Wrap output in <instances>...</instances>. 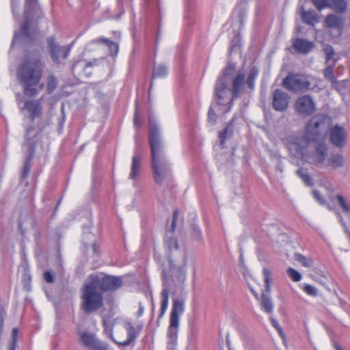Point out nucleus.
<instances>
[{
    "mask_svg": "<svg viewBox=\"0 0 350 350\" xmlns=\"http://www.w3.org/2000/svg\"><path fill=\"white\" fill-rule=\"evenodd\" d=\"M284 88L295 92H305L310 90L311 82L308 76L303 74H288L283 80Z\"/></svg>",
    "mask_w": 350,
    "mask_h": 350,
    "instance_id": "obj_7",
    "label": "nucleus"
},
{
    "mask_svg": "<svg viewBox=\"0 0 350 350\" xmlns=\"http://www.w3.org/2000/svg\"><path fill=\"white\" fill-rule=\"evenodd\" d=\"M312 196L320 204H323L325 203L324 198L319 191H312Z\"/></svg>",
    "mask_w": 350,
    "mask_h": 350,
    "instance_id": "obj_43",
    "label": "nucleus"
},
{
    "mask_svg": "<svg viewBox=\"0 0 350 350\" xmlns=\"http://www.w3.org/2000/svg\"><path fill=\"white\" fill-rule=\"evenodd\" d=\"M245 79L244 74L239 73L237 77L234 79L232 83V96L233 98L237 97L238 94L241 89Z\"/></svg>",
    "mask_w": 350,
    "mask_h": 350,
    "instance_id": "obj_23",
    "label": "nucleus"
},
{
    "mask_svg": "<svg viewBox=\"0 0 350 350\" xmlns=\"http://www.w3.org/2000/svg\"><path fill=\"white\" fill-rule=\"evenodd\" d=\"M167 74V69L165 66L160 65L154 68L152 79L165 77Z\"/></svg>",
    "mask_w": 350,
    "mask_h": 350,
    "instance_id": "obj_25",
    "label": "nucleus"
},
{
    "mask_svg": "<svg viewBox=\"0 0 350 350\" xmlns=\"http://www.w3.org/2000/svg\"><path fill=\"white\" fill-rule=\"evenodd\" d=\"M296 112L303 117L311 116L316 110V104L309 95L299 97L295 103Z\"/></svg>",
    "mask_w": 350,
    "mask_h": 350,
    "instance_id": "obj_9",
    "label": "nucleus"
},
{
    "mask_svg": "<svg viewBox=\"0 0 350 350\" xmlns=\"http://www.w3.org/2000/svg\"><path fill=\"white\" fill-rule=\"evenodd\" d=\"M226 90V81L224 77H220L216 83L215 92L217 100L220 102L224 96Z\"/></svg>",
    "mask_w": 350,
    "mask_h": 350,
    "instance_id": "obj_21",
    "label": "nucleus"
},
{
    "mask_svg": "<svg viewBox=\"0 0 350 350\" xmlns=\"http://www.w3.org/2000/svg\"><path fill=\"white\" fill-rule=\"evenodd\" d=\"M44 279L45 282L49 284L53 283L54 281L53 275L52 273L49 271H46L44 272Z\"/></svg>",
    "mask_w": 350,
    "mask_h": 350,
    "instance_id": "obj_44",
    "label": "nucleus"
},
{
    "mask_svg": "<svg viewBox=\"0 0 350 350\" xmlns=\"http://www.w3.org/2000/svg\"><path fill=\"white\" fill-rule=\"evenodd\" d=\"M329 208L334 211L342 224L347 230L350 226V202L341 193L330 196Z\"/></svg>",
    "mask_w": 350,
    "mask_h": 350,
    "instance_id": "obj_6",
    "label": "nucleus"
},
{
    "mask_svg": "<svg viewBox=\"0 0 350 350\" xmlns=\"http://www.w3.org/2000/svg\"><path fill=\"white\" fill-rule=\"evenodd\" d=\"M217 119V116L212 108H210L208 110V120L209 121L215 123Z\"/></svg>",
    "mask_w": 350,
    "mask_h": 350,
    "instance_id": "obj_46",
    "label": "nucleus"
},
{
    "mask_svg": "<svg viewBox=\"0 0 350 350\" xmlns=\"http://www.w3.org/2000/svg\"><path fill=\"white\" fill-rule=\"evenodd\" d=\"M46 44L49 55L55 64H61L69 56L72 46H62L55 36H49L46 39Z\"/></svg>",
    "mask_w": 350,
    "mask_h": 350,
    "instance_id": "obj_8",
    "label": "nucleus"
},
{
    "mask_svg": "<svg viewBox=\"0 0 350 350\" xmlns=\"http://www.w3.org/2000/svg\"><path fill=\"white\" fill-rule=\"evenodd\" d=\"M82 343L91 350H112L109 344L97 339L94 334L83 332L80 334Z\"/></svg>",
    "mask_w": 350,
    "mask_h": 350,
    "instance_id": "obj_10",
    "label": "nucleus"
},
{
    "mask_svg": "<svg viewBox=\"0 0 350 350\" xmlns=\"http://www.w3.org/2000/svg\"><path fill=\"white\" fill-rule=\"evenodd\" d=\"M295 259L304 267H309L312 265V260L301 254H295Z\"/></svg>",
    "mask_w": 350,
    "mask_h": 350,
    "instance_id": "obj_33",
    "label": "nucleus"
},
{
    "mask_svg": "<svg viewBox=\"0 0 350 350\" xmlns=\"http://www.w3.org/2000/svg\"><path fill=\"white\" fill-rule=\"evenodd\" d=\"M312 2L319 11H321L329 6L327 0H312Z\"/></svg>",
    "mask_w": 350,
    "mask_h": 350,
    "instance_id": "obj_34",
    "label": "nucleus"
},
{
    "mask_svg": "<svg viewBox=\"0 0 350 350\" xmlns=\"http://www.w3.org/2000/svg\"><path fill=\"white\" fill-rule=\"evenodd\" d=\"M178 329L168 327L167 329V350H176Z\"/></svg>",
    "mask_w": 350,
    "mask_h": 350,
    "instance_id": "obj_20",
    "label": "nucleus"
},
{
    "mask_svg": "<svg viewBox=\"0 0 350 350\" xmlns=\"http://www.w3.org/2000/svg\"><path fill=\"white\" fill-rule=\"evenodd\" d=\"M261 306L263 310L267 313L272 312L273 306L271 299L269 297L265 296L262 297Z\"/></svg>",
    "mask_w": 350,
    "mask_h": 350,
    "instance_id": "obj_29",
    "label": "nucleus"
},
{
    "mask_svg": "<svg viewBox=\"0 0 350 350\" xmlns=\"http://www.w3.org/2000/svg\"><path fill=\"white\" fill-rule=\"evenodd\" d=\"M297 174L299 177L301 178L303 182L307 186H312L313 185V181L311 176L306 172L303 169H299L297 171Z\"/></svg>",
    "mask_w": 350,
    "mask_h": 350,
    "instance_id": "obj_27",
    "label": "nucleus"
},
{
    "mask_svg": "<svg viewBox=\"0 0 350 350\" xmlns=\"http://www.w3.org/2000/svg\"><path fill=\"white\" fill-rule=\"evenodd\" d=\"M184 300L180 299H174L170 316V325L168 327L178 329L179 318L184 313Z\"/></svg>",
    "mask_w": 350,
    "mask_h": 350,
    "instance_id": "obj_12",
    "label": "nucleus"
},
{
    "mask_svg": "<svg viewBox=\"0 0 350 350\" xmlns=\"http://www.w3.org/2000/svg\"><path fill=\"white\" fill-rule=\"evenodd\" d=\"M25 108L30 113L32 120L42 113V108L39 100H30L26 102Z\"/></svg>",
    "mask_w": 350,
    "mask_h": 350,
    "instance_id": "obj_18",
    "label": "nucleus"
},
{
    "mask_svg": "<svg viewBox=\"0 0 350 350\" xmlns=\"http://www.w3.org/2000/svg\"><path fill=\"white\" fill-rule=\"evenodd\" d=\"M111 42V40H110L109 39H107V38H100L98 39V40H97L98 43L104 44L105 45H109V42Z\"/></svg>",
    "mask_w": 350,
    "mask_h": 350,
    "instance_id": "obj_48",
    "label": "nucleus"
},
{
    "mask_svg": "<svg viewBox=\"0 0 350 350\" xmlns=\"http://www.w3.org/2000/svg\"><path fill=\"white\" fill-rule=\"evenodd\" d=\"M263 277H264V282H265V286L267 291H270L271 289V271L267 269L264 268L262 270Z\"/></svg>",
    "mask_w": 350,
    "mask_h": 350,
    "instance_id": "obj_31",
    "label": "nucleus"
},
{
    "mask_svg": "<svg viewBox=\"0 0 350 350\" xmlns=\"http://www.w3.org/2000/svg\"><path fill=\"white\" fill-rule=\"evenodd\" d=\"M57 85V78L53 75H51L47 78L46 81V90L49 93H52Z\"/></svg>",
    "mask_w": 350,
    "mask_h": 350,
    "instance_id": "obj_28",
    "label": "nucleus"
},
{
    "mask_svg": "<svg viewBox=\"0 0 350 350\" xmlns=\"http://www.w3.org/2000/svg\"><path fill=\"white\" fill-rule=\"evenodd\" d=\"M325 79L330 81L332 84H336L337 81L334 75L333 68L330 66L326 67L323 72Z\"/></svg>",
    "mask_w": 350,
    "mask_h": 350,
    "instance_id": "obj_32",
    "label": "nucleus"
},
{
    "mask_svg": "<svg viewBox=\"0 0 350 350\" xmlns=\"http://www.w3.org/2000/svg\"><path fill=\"white\" fill-rule=\"evenodd\" d=\"M289 96L284 91L276 89L273 93L272 107L277 111H284L288 106Z\"/></svg>",
    "mask_w": 350,
    "mask_h": 350,
    "instance_id": "obj_13",
    "label": "nucleus"
},
{
    "mask_svg": "<svg viewBox=\"0 0 350 350\" xmlns=\"http://www.w3.org/2000/svg\"><path fill=\"white\" fill-rule=\"evenodd\" d=\"M18 329L14 328L12 332V340L9 344V350H15L17 343Z\"/></svg>",
    "mask_w": 350,
    "mask_h": 350,
    "instance_id": "obj_36",
    "label": "nucleus"
},
{
    "mask_svg": "<svg viewBox=\"0 0 350 350\" xmlns=\"http://www.w3.org/2000/svg\"><path fill=\"white\" fill-rule=\"evenodd\" d=\"M186 273L185 272H180L178 273V276L177 277V279L180 281V283H184L186 280Z\"/></svg>",
    "mask_w": 350,
    "mask_h": 350,
    "instance_id": "obj_47",
    "label": "nucleus"
},
{
    "mask_svg": "<svg viewBox=\"0 0 350 350\" xmlns=\"http://www.w3.org/2000/svg\"><path fill=\"white\" fill-rule=\"evenodd\" d=\"M134 123L136 126H137V127L139 126V120L137 116L135 117Z\"/></svg>",
    "mask_w": 350,
    "mask_h": 350,
    "instance_id": "obj_52",
    "label": "nucleus"
},
{
    "mask_svg": "<svg viewBox=\"0 0 350 350\" xmlns=\"http://www.w3.org/2000/svg\"><path fill=\"white\" fill-rule=\"evenodd\" d=\"M319 126L320 122L314 121V118L310 119L306 125L304 138L310 147L311 144H315L312 150L305 151L296 144L286 145L291 151L295 150L297 154H300L307 163L316 166L324 163L328 153L327 146L324 142L317 143L320 137Z\"/></svg>",
    "mask_w": 350,
    "mask_h": 350,
    "instance_id": "obj_2",
    "label": "nucleus"
},
{
    "mask_svg": "<svg viewBox=\"0 0 350 350\" xmlns=\"http://www.w3.org/2000/svg\"><path fill=\"white\" fill-rule=\"evenodd\" d=\"M103 326L104 332L114 343L119 347H126L133 342L137 338V333L135 328L130 322H126L123 325V327L119 329L118 337L121 338L124 331L127 333V338L123 341H117L113 337V329L115 324V320L111 317H104L103 318Z\"/></svg>",
    "mask_w": 350,
    "mask_h": 350,
    "instance_id": "obj_5",
    "label": "nucleus"
},
{
    "mask_svg": "<svg viewBox=\"0 0 350 350\" xmlns=\"http://www.w3.org/2000/svg\"><path fill=\"white\" fill-rule=\"evenodd\" d=\"M27 23H25V24L23 25V32H24V33H25V32H26L27 27Z\"/></svg>",
    "mask_w": 350,
    "mask_h": 350,
    "instance_id": "obj_54",
    "label": "nucleus"
},
{
    "mask_svg": "<svg viewBox=\"0 0 350 350\" xmlns=\"http://www.w3.org/2000/svg\"><path fill=\"white\" fill-rule=\"evenodd\" d=\"M92 248L95 254H98V249L96 243L92 245Z\"/></svg>",
    "mask_w": 350,
    "mask_h": 350,
    "instance_id": "obj_51",
    "label": "nucleus"
},
{
    "mask_svg": "<svg viewBox=\"0 0 350 350\" xmlns=\"http://www.w3.org/2000/svg\"><path fill=\"white\" fill-rule=\"evenodd\" d=\"M79 64V62H77L76 64H75L73 66V69H75Z\"/></svg>",
    "mask_w": 350,
    "mask_h": 350,
    "instance_id": "obj_55",
    "label": "nucleus"
},
{
    "mask_svg": "<svg viewBox=\"0 0 350 350\" xmlns=\"http://www.w3.org/2000/svg\"><path fill=\"white\" fill-rule=\"evenodd\" d=\"M347 2L345 0H330L328 8L337 13L342 14L347 10Z\"/></svg>",
    "mask_w": 350,
    "mask_h": 350,
    "instance_id": "obj_24",
    "label": "nucleus"
},
{
    "mask_svg": "<svg viewBox=\"0 0 350 350\" xmlns=\"http://www.w3.org/2000/svg\"><path fill=\"white\" fill-rule=\"evenodd\" d=\"M38 6V0H26L25 1V12H28L31 8Z\"/></svg>",
    "mask_w": 350,
    "mask_h": 350,
    "instance_id": "obj_42",
    "label": "nucleus"
},
{
    "mask_svg": "<svg viewBox=\"0 0 350 350\" xmlns=\"http://www.w3.org/2000/svg\"><path fill=\"white\" fill-rule=\"evenodd\" d=\"M122 286L118 277L90 274L81 288V309L87 314L100 310L104 306V293L115 292Z\"/></svg>",
    "mask_w": 350,
    "mask_h": 350,
    "instance_id": "obj_1",
    "label": "nucleus"
},
{
    "mask_svg": "<svg viewBox=\"0 0 350 350\" xmlns=\"http://www.w3.org/2000/svg\"><path fill=\"white\" fill-rule=\"evenodd\" d=\"M259 73L258 70L256 67H253L250 71L247 79V84L251 89L254 88V82Z\"/></svg>",
    "mask_w": 350,
    "mask_h": 350,
    "instance_id": "obj_26",
    "label": "nucleus"
},
{
    "mask_svg": "<svg viewBox=\"0 0 350 350\" xmlns=\"http://www.w3.org/2000/svg\"><path fill=\"white\" fill-rule=\"evenodd\" d=\"M286 273L288 274V275L290 277V278L293 281V282H299L301 280V274L297 271V270H295V269L292 268V267H289L286 270Z\"/></svg>",
    "mask_w": 350,
    "mask_h": 350,
    "instance_id": "obj_30",
    "label": "nucleus"
},
{
    "mask_svg": "<svg viewBox=\"0 0 350 350\" xmlns=\"http://www.w3.org/2000/svg\"><path fill=\"white\" fill-rule=\"evenodd\" d=\"M346 164L345 158L341 153H334L327 160L326 165L333 170L344 167Z\"/></svg>",
    "mask_w": 350,
    "mask_h": 350,
    "instance_id": "obj_16",
    "label": "nucleus"
},
{
    "mask_svg": "<svg viewBox=\"0 0 350 350\" xmlns=\"http://www.w3.org/2000/svg\"><path fill=\"white\" fill-rule=\"evenodd\" d=\"M149 144L153 178L157 185H161L170 176V168L164 155L159 129L156 124L150 125Z\"/></svg>",
    "mask_w": 350,
    "mask_h": 350,
    "instance_id": "obj_3",
    "label": "nucleus"
},
{
    "mask_svg": "<svg viewBox=\"0 0 350 350\" xmlns=\"http://www.w3.org/2000/svg\"><path fill=\"white\" fill-rule=\"evenodd\" d=\"M143 313H144V308H143V307L141 306L139 309L138 314H139V316H141V315H142Z\"/></svg>",
    "mask_w": 350,
    "mask_h": 350,
    "instance_id": "obj_53",
    "label": "nucleus"
},
{
    "mask_svg": "<svg viewBox=\"0 0 350 350\" xmlns=\"http://www.w3.org/2000/svg\"><path fill=\"white\" fill-rule=\"evenodd\" d=\"M293 47L298 53L305 55L314 49V44L305 39L295 38L293 42Z\"/></svg>",
    "mask_w": 350,
    "mask_h": 350,
    "instance_id": "obj_15",
    "label": "nucleus"
},
{
    "mask_svg": "<svg viewBox=\"0 0 350 350\" xmlns=\"http://www.w3.org/2000/svg\"><path fill=\"white\" fill-rule=\"evenodd\" d=\"M329 137L331 144L336 148H344L347 142V133L344 127L336 124L329 130Z\"/></svg>",
    "mask_w": 350,
    "mask_h": 350,
    "instance_id": "obj_11",
    "label": "nucleus"
},
{
    "mask_svg": "<svg viewBox=\"0 0 350 350\" xmlns=\"http://www.w3.org/2000/svg\"><path fill=\"white\" fill-rule=\"evenodd\" d=\"M141 158L138 153L135 151L134 155L132 157V162L131 166V172L129 174V178L135 180L139 173L141 166Z\"/></svg>",
    "mask_w": 350,
    "mask_h": 350,
    "instance_id": "obj_19",
    "label": "nucleus"
},
{
    "mask_svg": "<svg viewBox=\"0 0 350 350\" xmlns=\"http://www.w3.org/2000/svg\"><path fill=\"white\" fill-rule=\"evenodd\" d=\"M42 72L43 64L40 59L27 62L21 66L18 77L26 94L32 96L36 94V87L41 79Z\"/></svg>",
    "mask_w": 350,
    "mask_h": 350,
    "instance_id": "obj_4",
    "label": "nucleus"
},
{
    "mask_svg": "<svg viewBox=\"0 0 350 350\" xmlns=\"http://www.w3.org/2000/svg\"><path fill=\"white\" fill-rule=\"evenodd\" d=\"M94 65V64L93 62H86L85 66H84V68L86 69L87 68L92 67Z\"/></svg>",
    "mask_w": 350,
    "mask_h": 350,
    "instance_id": "obj_50",
    "label": "nucleus"
},
{
    "mask_svg": "<svg viewBox=\"0 0 350 350\" xmlns=\"http://www.w3.org/2000/svg\"><path fill=\"white\" fill-rule=\"evenodd\" d=\"M107 46L109 48L110 55L113 57H116L119 52L118 44L116 42L111 41V42H109V45Z\"/></svg>",
    "mask_w": 350,
    "mask_h": 350,
    "instance_id": "obj_37",
    "label": "nucleus"
},
{
    "mask_svg": "<svg viewBox=\"0 0 350 350\" xmlns=\"http://www.w3.org/2000/svg\"><path fill=\"white\" fill-rule=\"evenodd\" d=\"M178 217V211L175 210L173 213V219L171 225L172 230L174 232L176 229V221Z\"/></svg>",
    "mask_w": 350,
    "mask_h": 350,
    "instance_id": "obj_45",
    "label": "nucleus"
},
{
    "mask_svg": "<svg viewBox=\"0 0 350 350\" xmlns=\"http://www.w3.org/2000/svg\"><path fill=\"white\" fill-rule=\"evenodd\" d=\"M229 126L230 125L228 124L222 131H220L219 133V138L220 140V146H221L222 148H225V142L228 135Z\"/></svg>",
    "mask_w": 350,
    "mask_h": 350,
    "instance_id": "obj_35",
    "label": "nucleus"
},
{
    "mask_svg": "<svg viewBox=\"0 0 350 350\" xmlns=\"http://www.w3.org/2000/svg\"><path fill=\"white\" fill-rule=\"evenodd\" d=\"M303 290L307 295L312 297H316L318 295L317 289L310 284H306Z\"/></svg>",
    "mask_w": 350,
    "mask_h": 350,
    "instance_id": "obj_38",
    "label": "nucleus"
},
{
    "mask_svg": "<svg viewBox=\"0 0 350 350\" xmlns=\"http://www.w3.org/2000/svg\"><path fill=\"white\" fill-rule=\"evenodd\" d=\"M270 321H271V323L273 325V327H274L275 328V329L278 331V332L279 333L280 336L282 337V338H284V332L282 329V327H280L279 323L278 322L277 320H275L274 318H273L272 317H270Z\"/></svg>",
    "mask_w": 350,
    "mask_h": 350,
    "instance_id": "obj_41",
    "label": "nucleus"
},
{
    "mask_svg": "<svg viewBox=\"0 0 350 350\" xmlns=\"http://www.w3.org/2000/svg\"><path fill=\"white\" fill-rule=\"evenodd\" d=\"M30 162L29 161H26L24 163V165H23V170H22V172H21V178L22 180H25L27 178V177L28 176V174L29 173V171H30Z\"/></svg>",
    "mask_w": 350,
    "mask_h": 350,
    "instance_id": "obj_40",
    "label": "nucleus"
},
{
    "mask_svg": "<svg viewBox=\"0 0 350 350\" xmlns=\"http://www.w3.org/2000/svg\"><path fill=\"white\" fill-rule=\"evenodd\" d=\"M165 244L170 251H172L173 250H178L179 247L177 240L173 237L169 238L165 241Z\"/></svg>",
    "mask_w": 350,
    "mask_h": 350,
    "instance_id": "obj_39",
    "label": "nucleus"
},
{
    "mask_svg": "<svg viewBox=\"0 0 350 350\" xmlns=\"http://www.w3.org/2000/svg\"><path fill=\"white\" fill-rule=\"evenodd\" d=\"M325 23L327 28L336 29L338 36H340L342 33L345 21L342 17L331 14L326 16Z\"/></svg>",
    "mask_w": 350,
    "mask_h": 350,
    "instance_id": "obj_14",
    "label": "nucleus"
},
{
    "mask_svg": "<svg viewBox=\"0 0 350 350\" xmlns=\"http://www.w3.org/2000/svg\"><path fill=\"white\" fill-rule=\"evenodd\" d=\"M334 54V50L332 46H329L327 50V59H330Z\"/></svg>",
    "mask_w": 350,
    "mask_h": 350,
    "instance_id": "obj_49",
    "label": "nucleus"
},
{
    "mask_svg": "<svg viewBox=\"0 0 350 350\" xmlns=\"http://www.w3.org/2000/svg\"><path fill=\"white\" fill-rule=\"evenodd\" d=\"M161 308H160V314L159 315V319H161L168 308L169 304V290L167 288L163 289L161 293Z\"/></svg>",
    "mask_w": 350,
    "mask_h": 350,
    "instance_id": "obj_22",
    "label": "nucleus"
},
{
    "mask_svg": "<svg viewBox=\"0 0 350 350\" xmlns=\"http://www.w3.org/2000/svg\"><path fill=\"white\" fill-rule=\"evenodd\" d=\"M301 17L302 21L308 25L314 27L317 23L319 22V16L313 10H302L301 12Z\"/></svg>",
    "mask_w": 350,
    "mask_h": 350,
    "instance_id": "obj_17",
    "label": "nucleus"
}]
</instances>
